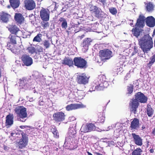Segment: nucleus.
<instances>
[{"mask_svg": "<svg viewBox=\"0 0 155 155\" xmlns=\"http://www.w3.org/2000/svg\"><path fill=\"white\" fill-rule=\"evenodd\" d=\"M138 44L144 53H147L153 47L152 38L149 34L145 35L138 40Z\"/></svg>", "mask_w": 155, "mask_h": 155, "instance_id": "nucleus-1", "label": "nucleus"}, {"mask_svg": "<svg viewBox=\"0 0 155 155\" xmlns=\"http://www.w3.org/2000/svg\"><path fill=\"white\" fill-rule=\"evenodd\" d=\"M90 90L91 91H101L107 88L109 84L106 81V76L103 74L99 76L98 78L95 80L92 84Z\"/></svg>", "mask_w": 155, "mask_h": 155, "instance_id": "nucleus-2", "label": "nucleus"}, {"mask_svg": "<svg viewBox=\"0 0 155 155\" xmlns=\"http://www.w3.org/2000/svg\"><path fill=\"white\" fill-rule=\"evenodd\" d=\"M145 17L142 14L139 15L137 19L136 22L134 25L135 28L132 30V32L133 35L138 38L140 36L141 31V28L144 27L145 25Z\"/></svg>", "mask_w": 155, "mask_h": 155, "instance_id": "nucleus-3", "label": "nucleus"}, {"mask_svg": "<svg viewBox=\"0 0 155 155\" xmlns=\"http://www.w3.org/2000/svg\"><path fill=\"white\" fill-rule=\"evenodd\" d=\"M89 10L91 13L94 15V16L98 18H105L107 15L101 9L97 6L92 4L89 5Z\"/></svg>", "mask_w": 155, "mask_h": 155, "instance_id": "nucleus-4", "label": "nucleus"}, {"mask_svg": "<svg viewBox=\"0 0 155 155\" xmlns=\"http://www.w3.org/2000/svg\"><path fill=\"white\" fill-rule=\"evenodd\" d=\"M74 124H73L74 126H71L69 129V132L68 135V136L66 137L65 141V143H68L70 144L71 143H72L74 141L76 140V130L74 129V127L76 126V123L74 122Z\"/></svg>", "mask_w": 155, "mask_h": 155, "instance_id": "nucleus-5", "label": "nucleus"}, {"mask_svg": "<svg viewBox=\"0 0 155 155\" xmlns=\"http://www.w3.org/2000/svg\"><path fill=\"white\" fill-rule=\"evenodd\" d=\"M26 108L22 106H19L15 108V111L17 114V117L19 118V120L22 122H25L26 120H21L27 116Z\"/></svg>", "mask_w": 155, "mask_h": 155, "instance_id": "nucleus-6", "label": "nucleus"}, {"mask_svg": "<svg viewBox=\"0 0 155 155\" xmlns=\"http://www.w3.org/2000/svg\"><path fill=\"white\" fill-rule=\"evenodd\" d=\"M74 64L78 68L85 69L87 67V62L81 57H76L74 59Z\"/></svg>", "mask_w": 155, "mask_h": 155, "instance_id": "nucleus-7", "label": "nucleus"}, {"mask_svg": "<svg viewBox=\"0 0 155 155\" xmlns=\"http://www.w3.org/2000/svg\"><path fill=\"white\" fill-rule=\"evenodd\" d=\"M112 52L108 49L102 50L99 52V56L103 61L110 59L112 56Z\"/></svg>", "mask_w": 155, "mask_h": 155, "instance_id": "nucleus-8", "label": "nucleus"}, {"mask_svg": "<svg viewBox=\"0 0 155 155\" xmlns=\"http://www.w3.org/2000/svg\"><path fill=\"white\" fill-rule=\"evenodd\" d=\"M140 105L139 101L134 98L131 99L129 103V108L131 113L136 114L137 109Z\"/></svg>", "mask_w": 155, "mask_h": 155, "instance_id": "nucleus-9", "label": "nucleus"}, {"mask_svg": "<svg viewBox=\"0 0 155 155\" xmlns=\"http://www.w3.org/2000/svg\"><path fill=\"white\" fill-rule=\"evenodd\" d=\"M90 77L84 73H82L78 75L77 81L79 84L85 85L88 83Z\"/></svg>", "mask_w": 155, "mask_h": 155, "instance_id": "nucleus-10", "label": "nucleus"}, {"mask_svg": "<svg viewBox=\"0 0 155 155\" xmlns=\"http://www.w3.org/2000/svg\"><path fill=\"white\" fill-rule=\"evenodd\" d=\"M65 115L62 111L57 112L53 114V120L56 122L58 123L63 121L65 119Z\"/></svg>", "mask_w": 155, "mask_h": 155, "instance_id": "nucleus-11", "label": "nucleus"}, {"mask_svg": "<svg viewBox=\"0 0 155 155\" xmlns=\"http://www.w3.org/2000/svg\"><path fill=\"white\" fill-rule=\"evenodd\" d=\"M21 135L22 137L20 139L18 145V148L20 149H22L25 147L28 143V138L26 136L25 133H22Z\"/></svg>", "mask_w": 155, "mask_h": 155, "instance_id": "nucleus-12", "label": "nucleus"}, {"mask_svg": "<svg viewBox=\"0 0 155 155\" xmlns=\"http://www.w3.org/2000/svg\"><path fill=\"white\" fill-rule=\"evenodd\" d=\"M21 59L23 63L27 66L31 65L33 63L32 58L26 54H23L21 57Z\"/></svg>", "mask_w": 155, "mask_h": 155, "instance_id": "nucleus-13", "label": "nucleus"}, {"mask_svg": "<svg viewBox=\"0 0 155 155\" xmlns=\"http://www.w3.org/2000/svg\"><path fill=\"white\" fill-rule=\"evenodd\" d=\"M135 99L139 101V103H145L147 102V98L141 92H138L134 95Z\"/></svg>", "mask_w": 155, "mask_h": 155, "instance_id": "nucleus-14", "label": "nucleus"}, {"mask_svg": "<svg viewBox=\"0 0 155 155\" xmlns=\"http://www.w3.org/2000/svg\"><path fill=\"white\" fill-rule=\"evenodd\" d=\"M40 16L44 21H48L49 20L50 14L48 9L43 8L40 11Z\"/></svg>", "mask_w": 155, "mask_h": 155, "instance_id": "nucleus-15", "label": "nucleus"}, {"mask_svg": "<svg viewBox=\"0 0 155 155\" xmlns=\"http://www.w3.org/2000/svg\"><path fill=\"white\" fill-rule=\"evenodd\" d=\"M24 4L25 8L28 10H32L36 7L35 3L33 0H25Z\"/></svg>", "mask_w": 155, "mask_h": 155, "instance_id": "nucleus-16", "label": "nucleus"}, {"mask_svg": "<svg viewBox=\"0 0 155 155\" xmlns=\"http://www.w3.org/2000/svg\"><path fill=\"white\" fill-rule=\"evenodd\" d=\"M131 120L130 126V130H138L140 126L139 119L135 117L132 119Z\"/></svg>", "mask_w": 155, "mask_h": 155, "instance_id": "nucleus-17", "label": "nucleus"}, {"mask_svg": "<svg viewBox=\"0 0 155 155\" xmlns=\"http://www.w3.org/2000/svg\"><path fill=\"white\" fill-rule=\"evenodd\" d=\"M96 127L94 124L90 123L87 124L85 126H82L81 130V132L86 133L91 131L95 129Z\"/></svg>", "mask_w": 155, "mask_h": 155, "instance_id": "nucleus-18", "label": "nucleus"}, {"mask_svg": "<svg viewBox=\"0 0 155 155\" xmlns=\"http://www.w3.org/2000/svg\"><path fill=\"white\" fill-rule=\"evenodd\" d=\"M131 135L135 143L138 146H142L143 144L142 139L139 135L135 133H132Z\"/></svg>", "mask_w": 155, "mask_h": 155, "instance_id": "nucleus-19", "label": "nucleus"}, {"mask_svg": "<svg viewBox=\"0 0 155 155\" xmlns=\"http://www.w3.org/2000/svg\"><path fill=\"white\" fill-rule=\"evenodd\" d=\"M146 25L150 27H153L155 25V18L152 16L145 18Z\"/></svg>", "mask_w": 155, "mask_h": 155, "instance_id": "nucleus-20", "label": "nucleus"}, {"mask_svg": "<svg viewBox=\"0 0 155 155\" xmlns=\"http://www.w3.org/2000/svg\"><path fill=\"white\" fill-rule=\"evenodd\" d=\"M82 105L78 104H71L67 105L65 108L67 111H69L73 110H76L82 108Z\"/></svg>", "mask_w": 155, "mask_h": 155, "instance_id": "nucleus-21", "label": "nucleus"}, {"mask_svg": "<svg viewBox=\"0 0 155 155\" xmlns=\"http://www.w3.org/2000/svg\"><path fill=\"white\" fill-rule=\"evenodd\" d=\"M15 21L18 24H21L24 21V18L22 14L20 13H16L14 16Z\"/></svg>", "mask_w": 155, "mask_h": 155, "instance_id": "nucleus-22", "label": "nucleus"}, {"mask_svg": "<svg viewBox=\"0 0 155 155\" xmlns=\"http://www.w3.org/2000/svg\"><path fill=\"white\" fill-rule=\"evenodd\" d=\"M62 64L64 65H67L69 67H71L73 66L74 64V60L70 58L69 57H65L62 62Z\"/></svg>", "mask_w": 155, "mask_h": 155, "instance_id": "nucleus-23", "label": "nucleus"}, {"mask_svg": "<svg viewBox=\"0 0 155 155\" xmlns=\"http://www.w3.org/2000/svg\"><path fill=\"white\" fill-rule=\"evenodd\" d=\"M10 15L4 12H2L0 15V20L2 22L7 23L9 21Z\"/></svg>", "mask_w": 155, "mask_h": 155, "instance_id": "nucleus-24", "label": "nucleus"}, {"mask_svg": "<svg viewBox=\"0 0 155 155\" xmlns=\"http://www.w3.org/2000/svg\"><path fill=\"white\" fill-rule=\"evenodd\" d=\"M14 116L13 114H9L6 117V125L11 126L13 123Z\"/></svg>", "mask_w": 155, "mask_h": 155, "instance_id": "nucleus-25", "label": "nucleus"}, {"mask_svg": "<svg viewBox=\"0 0 155 155\" xmlns=\"http://www.w3.org/2000/svg\"><path fill=\"white\" fill-rule=\"evenodd\" d=\"M59 24L61 25L62 28L66 29L68 27V23L66 19L63 17H60L59 20Z\"/></svg>", "mask_w": 155, "mask_h": 155, "instance_id": "nucleus-26", "label": "nucleus"}, {"mask_svg": "<svg viewBox=\"0 0 155 155\" xmlns=\"http://www.w3.org/2000/svg\"><path fill=\"white\" fill-rule=\"evenodd\" d=\"M8 30L12 34L16 35L19 31L20 30L15 25H12L9 28Z\"/></svg>", "mask_w": 155, "mask_h": 155, "instance_id": "nucleus-27", "label": "nucleus"}, {"mask_svg": "<svg viewBox=\"0 0 155 155\" xmlns=\"http://www.w3.org/2000/svg\"><path fill=\"white\" fill-rule=\"evenodd\" d=\"M91 38H87L84 39L81 43V45L86 49H88V46L90 45V43L92 42Z\"/></svg>", "mask_w": 155, "mask_h": 155, "instance_id": "nucleus-28", "label": "nucleus"}, {"mask_svg": "<svg viewBox=\"0 0 155 155\" xmlns=\"http://www.w3.org/2000/svg\"><path fill=\"white\" fill-rule=\"evenodd\" d=\"M9 2L11 6L14 9L18 7L20 4L19 0H9Z\"/></svg>", "mask_w": 155, "mask_h": 155, "instance_id": "nucleus-29", "label": "nucleus"}, {"mask_svg": "<svg viewBox=\"0 0 155 155\" xmlns=\"http://www.w3.org/2000/svg\"><path fill=\"white\" fill-rule=\"evenodd\" d=\"M146 10L148 12H152L154 10V6L152 3L149 2L145 4Z\"/></svg>", "mask_w": 155, "mask_h": 155, "instance_id": "nucleus-30", "label": "nucleus"}, {"mask_svg": "<svg viewBox=\"0 0 155 155\" xmlns=\"http://www.w3.org/2000/svg\"><path fill=\"white\" fill-rule=\"evenodd\" d=\"M98 117L97 120L98 123H103L105 119V114L103 112L99 113L98 114Z\"/></svg>", "mask_w": 155, "mask_h": 155, "instance_id": "nucleus-31", "label": "nucleus"}, {"mask_svg": "<svg viewBox=\"0 0 155 155\" xmlns=\"http://www.w3.org/2000/svg\"><path fill=\"white\" fill-rule=\"evenodd\" d=\"M146 112L148 116L151 117L153 115L154 112V110L151 107V105L148 104L146 108Z\"/></svg>", "mask_w": 155, "mask_h": 155, "instance_id": "nucleus-32", "label": "nucleus"}, {"mask_svg": "<svg viewBox=\"0 0 155 155\" xmlns=\"http://www.w3.org/2000/svg\"><path fill=\"white\" fill-rule=\"evenodd\" d=\"M16 35H10L9 36L10 41L12 44L15 45L17 44V38H19V37Z\"/></svg>", "mask_w": 155, "mask_h": 155, "instance_id": "nucleus-33", "label": "nucleus"}, {"mask_svg": "<svg viewBox=\"0 0 155 155\" xmlns=\"http://www.w3.org/2000/svg\"><path fill=\"white\" fill-rule=\"evenodd\" d=\"M51 131L54 134V137L58 138L59 137V133L55 127L51 129Z\"/></svg>", "mask_w": 155, "mask_h": 155, "instance_id": "nucleus-34", "label": "nucleus"}, {"mask_svg": "<svg viewBox=\"0 0 155 155\" xmlns=\"http://www.w3.org/2000/svg\"><path fill=\"white\" fill-rule=\"evenodd\" d=\"M26 50L28 51V52L31 54H34L36 52L35 48L32 45H31L30 46L27 48Z\"/></svg>", "mask_w": 155, "mask_h": 155, "instance_id": "nucleus-35", "label": "nucleus"}, {"mask_svg": "<svg viewBox=\"0 0 155 155\" xmlns=\"http://www.w3.org/2000/svg\"><path fill=\"white\" fill-rule=\"evenodd\" d=\"M143 152L142 150L140 148H137L132 153V155H141Z\"/></svg>", "mask_w": 155, "mask_h": 155, "instance_id": "nucleus-36", "label": "nucleus"}, {"mask_svg": "<svg viewBox=\"0 0 155 155\" xmlns=\"http://www.w3.org/2000/svg\"><path fill=\"white\" fill-rule=\"evenodd\" d=\"M155 62V54L152 55L150 58V61L147 64V65L149 67L151 66Z\"/></svg>", "mask_w": 155, "mask_h": 155, "instance_id": "nucleus-37", "label": "nucleus"}, {"mask_svg": "<svg viewBox=\"0 0 155 155\" xmlns=\"http://www.w3.org/2000/svg\"><path fill=\"white\" fill-rule=\"evenodd\" d=\"M42 35L40 33L38 34L37 35L35 36L33 40V42H40L41 40V37Z\"/></svg>", "mask_w": 155, "mask_h": 155, "instance_id": "nucleus-38", "label": "nucleus"}, {"mask_svg": "<svg viewBox=\"0 0 155 155\" xmlns=\"http://www.w3.org/2000/svg\"><path fill=\"white\" fill-rule=\"evenodd\" d=\"M134 86L133 84H130L127 86V94H131L133 92Z\"/></svg>", "mask_w": 155, "mask_h": 155, "instance_id": "nucleus-39", "label": "nucleus"}, {"mask_svg": "<svg viewBox=\"0 0 155 155\" xmlns=\"http://www.w3.org/2000/svg\"><path fill=\"white\" fill-rule=\"evenodd\" d=\"M110 12L113 15H116L117 13L116 8L114 7H111L109 9Z\"/></svg>", "mask_w": 155, "mask_h": 155, "instance_id": "nucleus-40", "label": "nucleus"}, {"mask_svg": "<svg viewBox=\"0 0 155 155\" xmlns=\"http://www.w3.org/2000/svg\"><path fill=\"white\" fill-rule=\"evenodd\" d=\"M47 21H42L41 23V26L44 29L49 26V23Z\"/></svg>", "mask_w": 155, "mask_h": 155, "instance_id": "nucleus-41", "label": "nucleus"}, {"mask_svg": "<svg viewBox=\"0 0 155 155\" xmlns=\"http://www.w3.org/2000/svg\"><path fill=\"white\" fill-rule=\"evenodd\" d=\"M43 45L46 48H48L50 47V44L48 40H44L43 41Z\"/></svg>", "mask_w": 155, "mask_h": 155, "instance_id": "nucleus-42", "label": "nucleus"}, {"mask_svg": "<svg viewBox=\"0 0 155 155\" xmlns=\"http://www.w3.org/2000/svg\"><path fill=\"white\" fill-rule=\"evenodd\" d=\"M26 80L25 78H23L19 80V83L21 85H25L26 84Z\"/></svg>", "mask_w": 155, "mask_h": 155, "instance_id": "nucleus-43", "label": "nucleus"}, {"mask_svg": "<svg viewBox=\"0 0 155 155\" xmlns=\"http://www.w3.org/2000/svg\"><path fill=\"white\" fill-rule=\"evenodd\" d=\"M107 0H99V1L101 2L104 6L106 5Z\"/></svg>", "mask_w": 155, "mask_h": 155, "instance_id": "nucleus-44", "label": "nucleus"}, {"mask_svg": "<svg viewBox=\"0 0 155 155\" xmlns=\"http://www.w3.org/2000/svg\"><path fill=\"white\" fill-rule=\"evenodd\" d=\"M130 77V75L129 73H127L126 75L125 76L124 80L127 81L128 80L129 78Z\"/></svg>", "mask_w": 155, "mask_h": 155, "instance_id": "nucleus-45", "label": "nucleus"}, {"mask_svg": "<svg viewBox=\"0 0 155 155\" xmlns=\"http://www.w3.org/2000/svg\"><path fill=\"white\" fill-rule=\"evenodd\" d=\"M134 52L132 53V55H133L134 54H136L137 52V49L136 48V47H134Z\"/></svg>", "mask_w": 155, "mask_h": 155, "instance_id": "nucleus-46", "label": "nucleus"}, {"mask_svg": "<svg viewBox=\"0 0 155 155\" xmlns=\"http://www.w3.org/2000/svg\"><path fill=\"white\" fill-rule=\"evenodd\" d=\"M17 135V134L15 133H11V136L13 137H15Z\"/></svg>", "mask_w": 155, "mask_h": 155, "instance_id": "nucleus-47", "label": "nucleus"}, {"mask_svg": "<svg viewBox=\"0 0 155 155\" xmlns=\"http://www.w3.org/2000/svg\"><path fill=\"white\" fill-rule=\"evenodd\" d=\"M21 129H24L27 127L30 128V126H21L19 127Z\"/></svg>", "mask_w": 155, "mask_h": 155, "instance_id": "nucleus-48", "label": "nucleus"}, {"mask_svg": "<svg viewBox=\"0 0 155 155\" xmlns=\"http://www.w3.org/2000/svg\"><path fill=\"white\" fill-rule=\"evenodd\" d=\"M152 134L154 136H155V128L153 129L152 132Z\"/></svg>", "mask_w": 155, "mask_h": 155, "instance_id": "nucleus-49", "label": "nucleus"}, {"mask_svg": "<svg viewBox=\"0 0 155 155\" xmlns=\"http://www.w3.org/2000/svg\"><path fill=\"white\" fill-rule=\"evenodd\" d=\"M7 46L9 48V49H12V48H11L10 47H11L10 43H9L7 44Z\"/></svg>", "mask_w": 155, "mask_h": 155, "instance_id": "nucleus-50", "label": "nucleus"}, {"mask_svg": "<svg viewBox=\"0 0 155 155\" xmlns=\"http://www.w3.org/2000/svg\"><path fill=\"white\" fill-rule=\"evenodd\" d=\"M94 153L95 154H96V155H103V154H102L96 152Z\"/></svg>", "mask_w": 155, "mask_h": 155, "instance_id": "nucleus-51", "label": "nucleus"}, {"mask_svg": "<svg viewBox=\"0 0 155 155\" xmlns=\"http://www.w3.org/2000/svg\"><path fill=\"white\" fill-rule=\"evenodd\" d=\"M149 151H150V152L151 153H153L154 152V150H153V149H150L149 150Z\"/></svg>", "mask_w": 155, "mask_h": 155, "instance_id": "nucleus-52", "label": "nucleus"}, {"mask_svg": "<svg viewBox=\"0 0 155 155\" xmlns=\"http://www.w3.org/2000/svg\"><path fill=\"white\" fill-rule=\"evenodd\" d=\"M71 119H72L73 120H75V118L74 117H72L70 118V120H71Z\"/></svg>", "mask_w": 155, "mask_h": 155, "instance_id": "nucleus-53", "label": "nucleus"}, {"mask_svg": "<svg viewBox=\"0 0 155 155\" xmlns=\"http://www.w3.org/2000/svg\"><path fill=\"white\" fill-rule=\"evenodd\" d=\"M141 128H142V130H143L145 128V126L144 125H143L141 127Z\"/></svg>", "mask_w": 155, "mask_h": 155, "instance_id": "nucleus-54", "label": "nucleus"}, {"mask_svg": "<svg viewBox=\"0 0 155 155\" xmlns=\"http://www.w3.org/2000/svg\"><path fill=\"white\" fill-rule=\"evenodd\" d=\"M130 25L131 26H132V27H134V24H133V23L132 22V23H130Z\"/></svg>", "mask_w": 155, "mask_h": 155, "instance_id": "nucleus-55", "label": "nucleus"}, {"mask_svg": "<svg viewBox=\"0 0 155 155\" xmlns=\"http://www.w3.org/2000/svg\"><path fill=\"white\" fill-rule=\"evenodd\" d=\"M84 36V35H82L80 37L81 39H82L83 38Z\"/></svg>", "mask_w": 155, "mask_h": 155, "instance_id": "nucleus-56", "label": "nucleus"}, {"mask_svg": "<svg viewBox=\"0 0 155 155\" xmlns=\"http://www.w3.org/2000/svg\"><path fill=\"white\" fill-rule=\"evenodd\" d=\"M42 51V48L41 47L39 49V51L41 52Z\"/></svg>", "mask_w": 155, "mask_h": 155, "instance_id": "nucleus-57", "label": "nucleus"}, {"mask_svg": "<svg viewBox=\"0 0 155 155\" xmlns=\"http://www.w3.org/2000/svg\"><path fill=\"white\" fill-rule=\"evenodd\" d=\"M87 153L88 155H93L91 153L87 152Z\"/></svg>", "mask_w": 155, "mask_h": 155, "instance_id": "nucleus-58", "label": "nucleus"}, {"mask_svg": "<svg viewBox=\"0 0 155 155\" xmlns=\"http://www.w3.org/2000/svg\"><path fill=\"white\" fill-rule=\"evenodd\" d=\"M120 67H119V66H117V70L116 71L117 72L118 71V69L119 68V69H120Z\"/></svg>", "mask_w": 155, "mask_h": 155, "instance_id": "nucleus-59", "label": "nucleus"}, {"mask_svg": "<svg viewBox=\"0 0 155 155\" xmlns=\"http://www.w3.org/2000/svg\"><path fill=\"white\" fill-rule=\"evenodd\" d=\"M79 30H80V29H79V30H78V31H77V30H74V31H75V33H77V32H78V31H79Z\"/></svg>", "mask_w": 155, "mask_h": 155, "instance_id": "nucleus-60", "label": "nucleus"}, {"mask_svg": "<svg viewBox=\"0 0 155 155\" xmlns=\"http://www.w3.org/2000/svg\"><path fill=\"white\" fill-rule=\"evenodd\" d=\"M153 35H155V31H154V30L153 31Z\"/></svg>", "mask_w": 155, "mask_h": 155, "instance_id": "nucleus-61", "label": "nucleus"}, {"mask_svg": "<svg viewBox=\"0 0 155 155\" xmlns=\"http://www.w3.org/2000/svg\"><path fill=\"white\" fill-rule=\"evenodd\" d=\"M132 22H133V20H132Z\"/></svg>", "mask_w": 155, "mask_h": 155, "instance_id": "nucleus-62", "label": "nucleus"}]
</instances>
